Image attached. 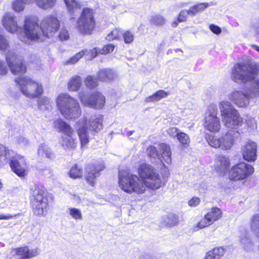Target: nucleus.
Listing matches in <instances>:
<instances>
[{
	"label": "nucleus",
	"instance_id": "obj_18",
	"mask_svg": "<svg viewBox=\"0 0 259 259\" xmlns=\"http://www.w3.org/2000/svg\"><path fill=\"white\" fill-rule=\"evenodd\" d=\"M159 147V149L162 153L161 155L158 154L156 148L152 146L149 147L147 149L148 155L151 157H157L163 165H164V162L170 164L171 162V152L169 146L165 144L161 143Z\"/></svg>",
	"mask_w": 259,
	"mask_h": 259
},
{
	"label": "nucleus",
	"instance_id": "obj_51",
	"mask_svg": "<svg viewBox=\"0 0 259 259\" xmlns=\"http://www.w3.org/2000/svg\"><path fill=\"white\" fill-rule=\"evenodd\" d=\"M180 132V130L175 127H169L167 130L168 135L172 138H177Z\"/></svg>",
	"mask_w": 259,
	"mask_h": 259
},
{
	"label": "nucleus",
	"instance_id": "obj_33",
	"mask_svg": "<svg viewBox=\"0 0 259 259\" xmlns=\"http://www.w3.org/2000/svg\"><path fill=\"white\" fill-rule=\"evenodd\" d=\"M82 83L81 78L79 76L75 75L69 80L68 88L71 91H77L79 90Z\"/></svg>",
	"mask_w": 259,
	"mask_h": 259
},
{
	"label": "nucleus",
	"instance_id": "obj_50",
	"mask_svg": "<svg viewBox=\"0 0 259 259\" xmlns=\"http://www.w3.org/2000/svg\"><path fill=\"white\" fill-rule=\"evenodd\" d=\"M115 48V46L112 44H109L105 45L101 51H100V53L102 54H108L111 53L113 51Z\"/></svg>",
	"mask_w": 259,
	"mask_h": 259
},
{
	"label": "nucleus",
	"instance_id": "obj_3",
	"mask_svg": "<svg viewBox=\"0 0 259 259\" xmlns=\"http://www.w3.org/2000/svg\"><path fill=\"white\" fill-rule=\"evenodd\" d=\"M56 104L62 115L67 119H75L81 115L79 103L68 94H60L56 99Z\"/></svg>",
	"mask_w": 259,
	"mask_h": 259
},
{
	"label": "nucleus",
	"instance_id": "obj_27",
	"mask_svg": "<svg viewBox=\"0 0 259 259\" xmlns=\"http://www.w3.org/2000/svg\"><path fill=\"white\" fill-rule=\"evenodd\" d=\"M64 2L71 18L74 19L79 12L81 7L79 2L78 0H64Z\"/></svg>",
	"mask_w": 259,
	"mask_h": 259
},
{
	"label": "nucleus",
	"instance_id": "obj_44",
	"mask_svg": "<svg viewBox=\"0 0 259 259\" xmlns=\"http://www.w3.org/2000/svg\"><path fill=\"white\" fill-rule=\"evenodd\" d=\"M88 51L86 50H82L76 54L74 56L72 57L67 61V63L69 64H74L76 63L83 56L86 55V53Z\"/></svg>",
	"mask_w": 259,
	"mask_h": 259
},
{
	"label": "nucleus",
	"instance_id": "obj_2",
	"mask_svg": "<svg viewBox=\"0 0 259 259\" xmlns=\"http://www.w3.org/2000/svg\"><path fill=\"white\" fill-rule=\"evenodd\" d=\"M103 116L95 115L89 118L84 117L77 123L78 135L82 147L89 142V132L97 133L102 128Z\"/></svg>",
	"mask_w": 259,
	"mask_h": 259
},
{
	"label": "nucleus",
	"instance_id": "obj_55",
	"mask_svg": "<svg viewBox=\"0 0 259 259\" xmlns=\"http://www.w3.org/2000/svg\"><path fill=\"white\" fill-rule=\"evenodd\" d=\"M8 72L6 64L0 60V74L5 75Z\"/></svg>",
	"mask_w": 259,
	"mask_h": 259
},
{
	"label": "nucleus",
	"instance_id": "obj_13",
	"mask_svg": "<svg viewBox=\"0 0 259 259\" xmlns=\"http://www.w3.org/2000/svg\"><path fill=\"white\" fill-rule=\"evenodd\" d=\"M254 172V168L244 162L239 163L232 166L229 171L231 180L237 181L245 180Z\"/></svg>",
	"mask_w": 259,
	"mask_h": 259
},
{
	"label": "nucleus",
	"instance_id": "obj_1",
	"mask_svg": "<svg viewBox=\"0 0 259 259\" xmlns=\"http://www.w3.org/2000/svg\"><path fill=\"white\" fill-rule=\"evenodd\" d=\"M231 78L236 83L250 82L243 92L234 90L228 95V99L238 107H246L250 99L259 97V67L245 63H237L232 70Z\"/></svg>",
	"mask_w": 259,
	"mask_h": 259
},
{
	"label": "nucleus",
	"instance_id": "obj_32",
	"mask_svg": "<svg viewBox=\"0 0 259 259\" xmlns=\"http://www.w3.org/2000/svg\"><path fill=\"white\" fill-rule=\"evenodd\" d=\"M240 241L243 248L246 250H250L253 247V243L248 237L246 230H243L240 236Z\"/></svg>",
	"mask_w": 259,
	"mask_h": 259
},
{
	"label": "nucleus",
	"instance_id": "obj_39",
	"mask_svg": "<svg viewBox=\"0 0 259 259\" xmlns=\"http://www.w3.org/2000/svg\"><path fill=\"white\" fill-rule=\"evenodd\" d=\"M122 35V31L119 28H115L112 29L107 35L106 39L112 41L114 39H118Z\"/></svg>",
	"mask_w": 259,
	"mask_h": 259
},
{
	"label": "nucleus",
	"instance_id": "obj_23",
	"mask_svg": "<svg viewBox=\"0 0 259 259\" xmlns=\"http://www.w3.org/2000/svg\"><path fill=\"white\" fill-rule=\"evenodd\" d=\"M104 168V164L101 162L96 165H89L87 167V176L86 180L90 185L94 186L96 178L100 175V172L103 170Z\"/></svg>",
	"mask_w": 259,
	"mask_h": 259
},
{
	"label": "nucleus",
	"instance_id": "obj_61",
	"mask_svg": "<svg viewBox=\"0 0 259 259\" xmlns=\"http://www.w3.org/2000/svg\"><path fill=\"white\" fill-rule=\"evenodd\" d=\"M25 5L29 4L33 2H36V0H23Z\"/></svg>",
	"mask_w": 259,
	"mask_h": 259
},
{
	"label": "nucleus",
	"instance_id": "obj_17",
	"mask_svg": "<svg viewBox=\"0 0 259 259\" xmlns=\"http://www.w3.org/2000/svg\"><path fill=\"white\" fill-rule=\"evenodd\" d=\"M40 24L45 38L54 35L59 28L60 22L56 17L48 16L44 18Z\"/></svg>",
	"mask_w": 259,
	"mask_h": 259
},
{
	"label": "nucleus",
	"instance_id": "obj_56",
	"mask_svg": "<svg viewBox=\"0 0 259 259\" xmlns=\"http://www.w3.org/2000/svg\"><path fill=\"white\" fill-rule=\"evenodd\" d=\"M200 203V199L198 197H193L189 201V205L190 206L195 207L198 205Z\"/></svg>",
	"mask_w": 259,
	"mask_h": 259
},
{
	"label": "nucleus",
	"instance_id": "obj_26",
	"mask_svg": "<svg viewBox=\"0 0 259 259\" xmlns=\"http://www.w3.org/2000/svg\"><path fill=\"white\" fill-rule=\"evenodd\" d=\"M215 162V169L217 172L221 175H224L228 171L231 163L228 157L219 155L216 158Z\"/></svg>",
	"mask_w": 259,
	"mask_h": 259
},
{
	"label": "nucleus",
	"instance_id": "obj_30",
	"mask_svg": "<svg viewBox=\"0 0 259 259\" xmlns=\"http://www.w3.org/2000/svg\"><path fill=\"white\" fill-rule=\"evenodd\" d=\"M37 154L39 157L53 159L55 154L51 149L45 144H41L37 150Z\"/></svg>",
	"mask_w": 259,
	"mask_h": 259
},
{
	"label": "nucleus",
	"instance_id": "obj_46",
	"mask_svg": "<svg viewBox=\"0 0 259 259\" xmlns=\"http://www.w3.org/2000/svg\"><path fill=\"white\" fill-rule=\"evenodd\" d=\"M122 35L125 44H131L134 40V34L130 30L122 32Z\"/></svg>",
	"mask_w": 259,
	"mask_h": 259
},
{
	"label": "nucleus",
	"instance_id": "obj_36",
	"mask_svg": "<svg viewBox=\"0 0 259 259\" xmlns=\"http://www.w3.org/2000/svg\"><path fill=\"white\" fill-rule=\"evenodd\" d=\"M168 94L164 90H159L152 95L146 98L145 101L147 102H151L156 101H159L161 99L166 97Z\"/></svg>",
	"mask_w": 259,
	"mask_h": 259
},
{
	"label": "nucleus",
	"instance_id": "obj_48",
	"mask_svg": "<svg viewBox=\"0 0 259 259\" xmlns=\"http://www.w3.org/2000/svg\"><path fill=\"white\" fill-rule=\"evenodd\" d=\"M9 48L8 41L3 35H0V50H7Z\"/></svg>",
	"mask_w": 259,
	"mask_h": 259
},
{
	"label": "nucleus",
	"instance_id": "obj_19",
	"mask_svg": "<svg viewBox=\"0 0 259 259\" xmlns=\"http://www.w3.org/2000/svg\"><path fill=\"white\" fill-rule=\"evenodd\" d=\"M6 60L13 74H23L26 72V67L22 59L13 51H9L7 53Z\"/></svg>",
	"mask_w": 259,
	"mask_h": 259
},
{
	"label": "nucleus",
	"instance_id": "obj_24",
	"mask_svg": "<svg viewBox=\"0 0 259 259\" xmlns=\"http://www.w3.org/2000/svg\"><path fill=\"white\" fill-rule=\"evenodd\" d=\"M3 24L9 32L12 33H18L22 30V28L18 26L16 17L11 13H6L4 16Z\"/></svg>",
	"mask_w": 259,
	"mask_h": 259
},
{
	"label": "nucleus",
	"instance_id": "obj_63",
	"mask_svg": "<svg viewBox=\"0 0 259 259\" xmlns=\"http://www.w3.org/2000/svg\"><path fill=\"white\" fill-rule=\"evenodd\" d=\"M252 47L253 48L256 50V51H257L258 52H259V47L256 46V45H253L252 46Z\"/></svg>",
	"mask_w": 259,
	"mask_h": 259
},
{
	"label": "nucleus",
	"instance_id": "obj_42",
	"mask_svg": "<svg viewBox=\"0 0 259 259\" xmlns=\"http://www.w3.org/2000/svg\"><path fill=\"white\" fill-rule=\"evenodd\" d=\"M82 171L80 168L76 165L73 166L70 169L69 176L71 178L76 179L82 176Z\"/></svg>",
	"mask_w": 259,
	"mask_h": 259
},
{
	"label": "nucleus",
	"instance_id": "obj_40",
	"mask_svg": "<svg viewBox=\"0 0 259 259\" xmlns=\"http://www.w3.org/2000/svg\"><path fill=\"white\" fill-rule=\"evenodd\" d=\"M177 139L184 147H187L189 145L190 139L189 136L186 134L180 132Z\"/></svg>",
	"mask_w": 259,
	"mask_h": 259
},
{
	"label": "nucleus",
	"instance_id": "obj_25",
	"mask_svg": "<svg viewBox=\"0 0 259 259\" xmlns=\"http://www.w3.org/2000/svg\"><path fill=\"white\" fill-rule=\"evenodd\" d=\"M12 253L16 256V259H29L38 254L37 249H29L28 247L24 246L13 249Z\"/></svg>",
	"mask_w": 259,
	"mask_h": 259
},
{
	"label": "nucleus",
	"instance_id": "obj_31",
	"mask_svg": "<svg viewBox=\"0 0 259 259\" xmlns=\"http://www.w3.org/2000/svg\"><path fill=\"white\" fill-rule=\"evenodd\" d=\"M223 247H215L208 251L204 259H220L225 253Z\"/></svg>",
	"mask_w": 259,
	"mask_h": 259
},
{
	"label": "nucleus",
	"instance_id": "obj_14",
	"mask_svg": "<svg viewBox=\"0 0 259 259\" xmlns=\"http://www.w3.org/2000/svg\"><path fill=\"white\" fill-rule=\"evenodd\" d=\"M217 113V106L214 104H210L206 113L204 126L205 129L211 133H218L221 129L220 121Z\"/></svg>",
	"mask_w": 259,
	"mask_h": 259
},
{
	"label": "nucleus",
	"instance_id": "obj_62",
	"mask_svg": "<svg viewBox=\"0 0 259 259\" xmlns=\"http://www.w3.org/2000/svg\"><path fill=\"white\" fill-rule=\"evenodd\" d=\"M178 22H179L178 21H178H175L173 22L172 23L171 26L173 27H176L178 26Z\"/></svg>",
	"mask_w": 259,
	"mask_h": 259
},
{
	"label": "nucleus",
	"instance_id": "obj_7",
	"mask_svg": "<svg viewBox=\"0 0 259 259\" xmlns=\"http://www.w3.org/2000/svg\"><path fill=\"white\" fill-rule=\"evenodd\" d=\"M138 174L145 188L156 190L160 188L162 183L155 168L147 163L141 164L138 168Z\"/></svg>",
	"mask_w": 259,
	"mask_h": 259
},
{
	"label": "nucleus",
	"instance_id": "obj_8",
	"mask_svg": "<svg viewBox=\"0 0 259 259\" xmlns=\"http://www.w3.org/2000/svg\"><path fill=\"white\" fill-rule=\"evenodd\" d=\"M15 81L22 94L28 98H37L44 93L42 85L29 76L18 77Z\"/></svg>",
	"mask_w": 259,
	"mask_h": 259
},
{
	"label": "nucleus",
	"instance_id": "obj_37",
	"mask_svg": "<svg viewBox=\"0 0 259 259\" xmlns=\"http://www.w3.org/2000/svg\"><path fill=\"white\" fill-rule=\"evenodd\" d=\"M149 21L152 24L156 26H161L165 23L164 17L159 14H154L151 15Z\"/></svg>",
	"mask_w": 259,
	"mask_h": 259
},
{
	"label": "nucleus",
	"instance_id": "obj_21",
	"mask_svg": "<svg viewBox=\"0 0 259 259\" xmlns=\"http://www.w3.org/2000/svg\"><path fill=\"white\" fill-rule=\"evenodd\" d=\"M222 210L217 208L213 207L208 212L197 224L196 230L207 227L212 224L222 217Z\"/></svg>",
	"mask_w": 259,
	"mask_h": 259
},
{
	"label": "nucleus",
	"instance_id": "obj_47",
	"mask_svg": "<svg viewBox=\"0 0 259 259\" xmlns=\"http://www.w3.org/2000/svg\"><path fill=\"white\" fill-rule=\"evenodd\" d=\"M25 5L23 0H15L12 4V7L14 11L21 12L24 10Z\"/></svg>",
	"mask_w": 259,
	"mask_h": 259
},
{
	"label": "nucleus",
	"instance_id": "obj_49",
	"mask_svg": "<svg viewBox=\"0 0 259 259\" xmlns=\"http://www.w3.org/2000/svg\"><path fill=\"white\" fill-rule=\"evenodd\" d=\"M245 122L247 126L250 128L252 130L256 129L257 126L254 118L247 116V118L245 119Z\"/></svg>",
	"mask_w": 259,
	"mask_h": 259
},
{
	"label": "nucleus",
	"instance_id": "obj_6",
	"mask_svg": "<svg viewBox=\"0 0 259 259\" xmlns=\"http://www.w3.org/2000/svg\"><path fill=\"white\" fill-rule=\"evenodd\" d=\"M24 34H19V39L25 44L29 45L31 41H42L44 36L40 24L32 18H26L23 26Z\"/></svg>",
	"mask_w": 259,
	"mask_h": 259
},
{
	"label": "nucleus",
	"instance_id": "obj_10",
	"mask_svg": "<svg viewBox=\"0 0 259 259\" xmlns=\"http://www.w3.org/2000/svg\"><path fill=\"white\" fill-rule=\"evenodd\" d=\"M95 26V20L93 10L89 8L83 9L78 18L76 28L82 35L91 34Z\"/></svg>",
	"mask_w": 259,
	"mask_h": 259
},
{
	"label": "nucleus",
	"instance_id": "obj_45",
	"mask_svg": "<svg viewBox=\"0 0 259 259\" xmlns=\"http://www.w3.org/2000/svg\"><path fill=\"white\" fill-rule=\"evenodd\" d=\"M167 225L169 227L176 225L179 222L178 217L175 214H170L165 220Z\"/></svg>",
	"mask_w": 259,
	"mask_h": 259
},
{
	"label": "nucleus",
	"instance_id": "obj_60",
	"mask_svg": "<svg viewBox=\"0 0 259 259\" xmlns=\"http://www.w3.org/2000/svg\"><path fill=\"white\" fill-rule=\"evenodd\" d=\"M255 33L256 34L259 33V23H256L252 26Z\"/></svg>",
	"mask_w": 259,
	"mask_h": 259
},
{
	"label": "nucleus",
	"instance_id": "obj_54",
	"mask_svg": "<svg viewBox=\"0 0 259 259\" xmlns=\"http://www.w3.org/2000/svg\"><path fill=\"white\" fill-rule=\"evenodd\" d=\"M210 30L216 34H219L222 32L221 28L217 25L214 24H211L209 25Z\"/></svg>",
	"mask_w": 259,
	"mask_h": 259
},
{
	"label": "nucleus",
	"instance_id": "obj_20",
	"mask_svg": "<svg viewBox=\"0 0 259 259\" xmlns=\"http://www.w3.org/2000/svg\"><path fill=\"white\" fill-rule=\"evenodd\" d=\"M213 2L210 3H200L191 7L189 10H182L179 15L178 21L179 22H185L187 19V15L193 17L197 13L203 11L208 7L215 5Z\"/></svg>",
	"mask_w": 259,
	"mask_h": 259
},
{
	"label": "nucleus",
	"instance_id": "obj_22",
	"mask_svg": "<svg viewBox=\"0 0 259 259\" xmlns=\"http://www.w3.org/2000/svg\"><path fill=\"white\" fill-rule=\"evenodd\" d=\"M257 146L255 143L248 142L241 148L244 159L248 162H254L257 158Z\"/></svg>",
	"mask_w": 259,
	"mask_h": 259
},
{
	"label": "nucleus",
	"instance_id": "obj_35",
	"mask_svg": "<svg viewBox=\"0 0 259 259\" xmlns=\"http://www.w3.org/2000/svg\"><path fill=\"white\" fill-rule=\"evenodd\" d=\"M57 0H36V6L45 10L53 8L56 3Z\"/></svg>",
	"mask_w": 259,
	"mask_h": 259
},
{
	"label": "nucleus",
	"instance_id": "obj_58",
	"mask_svg": "<svg viewBox=\"0 0 259 259\" xmlns=\"http://www.w3.org/2000/svg\"><path fill=\"white\" fill-rule=\"evenodd\" d=\"M13 218V216L10 214L4 215L1 214L0 215V220H9Z\"/></svg>",
	"mask_w": 259,
	"mask_h": 259
},
{
	"label": "nucleus",
	"instance_id": "obj_11",
	"mask_svg": "<svg viewBox=\"0 0 259 259\" xmlns=\"http://www.w3.org/2000/svg\"><path fill=\"white\" fill-rule=\"evenodd\" d=\"M238 134V132L235 131H229L220 138L208 135L206 137V139L210 146L222 150H230L234 144V135Z\"/></svg>",
	"mask_w": 259,
	"mask_h": 259
},
{
	"label": "nucleus",
	"instance_id": "obj_4",
	"mask_svg": "<svg viewBox=\"0 0 259 259\" xmlns=\"http://www.w3.org/2000/svg\"><path fill=\"white\" fill-rule=\"evenodd\" d=\"M118 185L124 192L128 193L141 194L146 191L144 184L137 175L126 170H119Z\"/></svg>",
	"mask_w": 259,
	"mask_h": 259
},
{
	"label": "nucleus",
	"instance_id": "obj_53",
	"mask_svg": "<svg viewBox=\"0 0 259 259\" xmlns=\"http://www.w3.org/2000/svg\"><path fill=\"white\" fill-rule=\"evenodd\" d=\"M69 35L68 32L66 29H62L60 32L59 38L60 40H67L69 38Z\"/></svg>",
	"mask_w": 259,
	"mask_h": 259
},
{
	"label": "nucleus",
	"instance_id": "obj_28",
	"mask_svg": "<svg viewBox=\"0 0 259 259\" xmlns=\"http://www.w3.org/2000/svg\"><path fill=\"white\" fill-rule=\"evenodd\" d=\"M13 151L9 150L5 146L0 144V167L9 163Z\"/></svg>",
	"mask_w": 259,
	"mask_h": 259
},
{
	"label": "nucleus",
	"instance_id": "obj_12",
	"mask_svg": "<svg viewBox=\"0 0 259 259\" xmlns=\"http://www.w3.org/2000/svg\"><path fill=\"white\" fill-rule=\"evenodd\" d=\"M56 128L63 134L62 145L65 149H73L76 146L77 141L72 137L73 131L71 126L61 119H57L54 121Z\"/></svg>",
	"mask_w": 259,
	"mask_h": 259
},
{
	"label": "nucleus",
	"instance_id": "obj_5",
	"mask_svg": "<svg viewBox=\"0 0 259 259\" xmlns=\"http://www.w3.org/2000/svg\"><path fill=\"white\" fill-rule=\"evenodd\" d=\"M219 108L224 125L230 128H236L241 126L243 119L238 111L228 101H222L219 103Z\"/></svg>",
	"mask_w": 259,
	"mask_h": 259
},
{
	"label": "nucleus",
	"instance_id": "obj_29",
	"mask_svg": "<svg viewBox=\"0 0 259 259\" xmlns=\"http://www.w3.org/2000/svg\"><path fill=\"white\" fill-rule=\"evenodd\" d=\"M97 76L100 80L108 82L112 80L116 75L111 69H103L98 72Z\"/></svg>",
	"mask_w": 259,
	"mask_h": 259
},
{
	"label": "nucleus",
	"instance_id": "obj_52",
	"mask_svg": "<svg viewBox=\"0 0 259 259\" xmlns=\"http://www.w3.org/2000/svg\"><path fill=\"white\" fill-rule=\"evenodd\" d=\"M17 142L20 146H26L29 143V141L23 136L17 137Z\"/></svg>",
	"mask_w": 259,
	"mask_h": 259
},
{
	"label": "nucleus",
	"instance_id": "obj_59",
	"mask_svg": "<svg viewBox=\"0 0 259 259\" xmlns=\"http://www.w3.org/2000/svg\"><path fill=\"white\" fill-rule=\"evenodd\" d=\"M139 259H154V257L149 254H143Z\"/></svg>",
	"mask_w": 259,
	"mask_h": 259
},
{
	"label": "nucleus",
	"instance_id": "obj_38",
	"mask_svg": "<svg viewBox=\"0 0 259 259\" xmlns=\"http://www.w3.org/2000/svg\"><path fill=\"white\" fill-rule=\"evenodd\" d=\"M250 227L252 231L257 235L259 236V215L254 214L250 223Z\"/></svg>",
	"mask_w": 259,
	"mask_h": 259
},
{
	"label": "nucleus",
	"instance_id": "obj_57",
	"mask_svg": "<svg viewBox=\"0 0 259 259\" xmlns=\"http://www.w3.org/2000/svg\"><path fill=\"white\" fill-rule=\"evenodd\" d=\"M88 52L86 53V55L90 54L91 57L90 59H92L96 57L98 53V50L96 48H94L92 50H90L89 51L86 50Z\"/></svg>",
	"mask_w": 259,
	"mask_h": 259
},
{
	"label": "nucleus",
	"instance_id": "obj_16",
	"mask_svg": "<svg viewBox=\"0 0 259 259\" xmlns=\"http://www.w3.org/2000/svg\"><path fill=\"white\" fill-rule=\"evenodd\" d=\"M14 154L13 152L9 161L11 168L19 177L24 178L28 175V165L24 157L22 156H18L17 158H13Z\"/></svg>",
	"mask_w": 259,
	"mask_h": 259
},
{
	"label": "nucleus",
	"instance_id": "obj_15",
	"mask_svg": "<svg viewBox=\"0 0 259 259\" xmlns=\"http://www.w3.org/2000/svg\"><path fill=\"white\" fill-rule=\"evenodd\" d=\"M80 102L85 106L96 109L102 108L105 103V98L101 93L98 92H94L90 97L85 91L79 93Z\"/></svg>",
	"mask_w": 259,
	"mask_h": 259
},
{
	"label": "nucleus",
	"instance_id": "obj_64",
	"mask_svg": "<svg viewBox=\"0 0 259 259\" xmlns=\"http://www.w3.org/2000/svg\"><path fill=\"white\" fill-rule=\"evenodd\" d=\"M133 132H134V131H130V132H128L127 133V136H131V135L133 134Z\"/></svg>",
	"mask_w": 259,
	"mask_h": 259
},
{
	"label": "nucleus",
	"instance_id": "obj_9",
	"mask_svg": "<svg viewBox=\"0 0 259 259\" xmlns=\"http://www.w3.org/2000/svg\"><path fill=\"white\" fill-rule=\"evenodd\" d=\"M31 202L33 212L37 215H42L46 211L48 198L45 195V188L38 184H34L30 188Z\"/></svg>",
	"mask_w": 259,
	"mask_h": 259
},
{
	"label": "nucleus",
	"instance_id": "obj_43",
	"mask_svg": "<svg viewBox=\"0 0 259 259\" xmlns=\"http://www.w3.org/2000/svg\"><path fill=\"white\" fill-rule=\"evenodd\" d=\"M69 214L75 220H81L82 213L79 209L69 207L68 208Z\"/></svg>",
	"mask_w": 259,
	"mask_h": 259
},
{
	"label": "nucleus",
	"instance_id": "obj_41",
	"mask_svg": "<svg viewBox=\"0 0 259 259\" xmlns=\"http://www.w3.org/2000/svg\"><path fill=\"white\" fill-rule=\"evenodd\" d=\"M84 83L85 85L90 89L94 88L98 85L97 79L91 75H89L86 77Z\"/></svg>",
	"mask_w": 259,
	"mask_h": 259
},
{
	"label": "nucleus",
	"instance_id": "obj_34",
	"mask_svg": "<svg viewBox=\"0 0 259 259\" xmlns=\"http://www.w3.org/2000/svg\"><path fill=\"white\" fill-rule=\"evenodd\" d=\"M37 104L38 108L42 111L49 110L52 108V102L46 97L38 99Z\"/></svg>",
	"mask_w": 259,
	"mask_h": 259
}]
</instances>
